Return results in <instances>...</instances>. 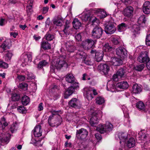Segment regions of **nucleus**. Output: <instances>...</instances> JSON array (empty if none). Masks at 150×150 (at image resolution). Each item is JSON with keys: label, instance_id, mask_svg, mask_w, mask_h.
Instances as JSON below:
<instances>
[{"label": "nucleus", "instance_id": "1", "mask_svg": "<svg viewBox=\"0 0 150 150\" xmlns=\"http://www.w3.org/2000/svg\"><path fill=\"white\" fill-rule=\"evenodd\" d=\"M66 58L65 54L61 55L59 58L57 59L55 65H52L50 67L51 70H54L55 69H60L63 67H66L67 64L64 60Z\"/></svg>", "mask_w": 150, "mask_h": 150}, {"label": "nucleus", "instance_id": "2", "mask_svg": "<svg viewBox=\"0 0 150 150\" xmlns=\"http://www.w3.org/2000/svg\"><path fill=\"white\" fill-rule=\"evenodd\" d=\"M92 115L90 123L92 126L95 127L98 123V120L102 117V112L100 110H97L92 113Z\"/></svg>", "mask_w": 150, "mask_h": 150}, {"label": "nucleus", "instance_id": "3", "mask_svg": "<svg viewBox=\"0 0 150 150\" xmlns=\"http://www.w3.org/2000/svg\"><path fill=\"white\" fill-rule=\"evenodd\" d=\"M62 121V119L60 116L53 114L49 117L48 122L49 124L51 126H55L53 125V124L58 126L60 125Z\"/></svg>", "mask_w": 150, "mask_h": 150}, {"label": "nucleus", "instance_id": "4", "mask_svg": "<svg viewBox=\"0 0 150 150\" xmlns=\"http://www.w3.org/2000/svg\"><path fill=\"white\" fill-rule=\"evenodd\" d=\"M92 91L94 96L98 94V93L95 89L88 87H86L83 89V95L88 100H91L93 98L91 94Z\"/></svg>", "mask_w": 150, "mask_h": 150}, {"label": "nucleus", "instance_id": "5", "mask_svg": "<svg viewBox=\"0 0 150 150\" xmlns=\"http://www.w3.org/2000/svg\"><path fill=\"white\" fill-rule=\"evenodd\" d=\"M113 128L112 125L110 122H107L105 126L99 125L97 128V130L101 134L104 133L107 131H111Z\"/></svg>", "mask_w": 150, "mask_h": 150}, {"label": "nucleus", "instance_id": "6", "mask_svg": "<svg viewBox=\"0 0 150 150\" xmlns=\"http://www.w3.org/2000/svg\"><path fill=\"white\" fill-rule=\"evenodd\" d=\"M79 88V86L78 83L73 84V85L69 87L65 91L64 93V98H67L74 92L75 89H78Z\"/></svg>", "mask_w": 150, "mask_h": 150}, {"label": "nucleus", "instance_id": "7", "mask_svg": "<svg viewBox=\"0 0 150 150\" xmlns=\"http://www.w3.org/2000/svg\"><path fill=\"white\" fill-rule=\"evenodd\" d=\"M103 33V30L100 27H95L91 33V36L95 39H99L102 36Z\"/></svg>", "mask_w": 150, "mask_h": 150}, {"label": "nucleus", "instance_id": "8", "mask_svg": "<svg viewBox=\"0 0 150 150\" xmlns=\"http://www.w3.org/2000/svg\"><path fill=\"white\" fill-rule=\"evenodd\" d=\"M95 43V40L91 39H87L82 42V46L85 50H88L93 47Z\"/></svg>", "mask_w": 150, "mask_h": 150}, {"label": "nucleus", "instance_id": "9", "mask_svg": "<svg viewBox=\"0 0 150 150\" xmlns=\"http://www.w3.org/2000/svg\"><path fill=\"white\" fill-rule=\"evenodd\" d=\"M88 133V131L86 129L81 128L76 130V136L78 139L82 140L86 137Z\"/></svg>", "mask_w": 150, "mask_h": 150}, {"label": "nucleus", "instance_id": "10", "mask_svg": "<svg viewBox=\"0 0 150 150\" xmlns=\"http://www.w3.org/2000/svg\"><path fill=\"white\" fill-rule=\"evenodd\" d=\"M149 59L146 51L142 52L137 58L138 61L141 63H146Z\"/></svg>", "mask_w": 150, "mask_h": 150}, {"label": "nucleus", "instance_id": "11", "mask_svg": "<svg viewBox=\"0 0 150 150\" xmlns=\"http://www.w3.org/2000/svg\"><path fill=\"white\" fill-rule=\"evenodd\" d=\"M116 30V28L114 23H108L105 28V31L108 34H112Z\"/></svg>", "mask_w": 150, "mask_h": 150}, {"label": "nucleus", "instance_id": "12", "mask_svg": "<svg viewBox=\"0 0 150 150\" xmlns=\"http://www.w3.org/2000/svg\"><path fill=\"white\" fill-rule=\"evenodd\" d=\"M116 52L117 55L121 58H124L127 55V50L124 48L119 47L116 50Z\"/></svg>", "mask_w": 150, "mask_h": 150}, {"label": "nucleus", "instance_id": "13", "mask_svg": "<svg viewBox=\"0 0 150 150\" xmlns=\"http://www.w3.org/2000/svg\"><path fill=\"white\" fill-rule=\"evenodd\" d=\"M11 138L10 134L7 133L1 134L0 135V144L1 143H8L9 141Z\"/></svg>", "mask_w": 150, "mask_h": 150}, {"label": "nucleus", "instance_id": "14", "mask_svg": "<svg viewBox=\"0 0 150 150\" xmlns=\"http://www.w3.org/2000/svg\"><path fill=\"white\" fill-rule=\"evenodd\" d=\"M123 64L122 60L120 59L115 57H112L111 60L108 62V64L110 65L119 66Z\"/></svg>", "mask_w": 150, "mask_h": 150}, {"label": "nucleus", "instance_id": "15", "mask_svg": "<svg viewBox=\"0 0 150 150\" xmlns=\"http://www.w3.org/2000/svg\"><path fill=\"white\" fill-rule=\"evenodd\" d=\"M133 11L134 9L132 7L128 6L124 10L123 14L124 16L129 17L132 15Z\"/></svg>", "mask_w": 150, "mask_h": 150}, {"label": "nucleus", "instance_id": "16", "mask_svg": "<svg viewBox=\"0 0 150 150\" xmlns=\"http://www.w3.org/2000/svg\"><path fill=\"white\" fill-rule=\"evenodd\" d=\"M42 131L41 126L40 125L36 126L32 131L35 136L38 137L41 136Z\"/></svg>", "mask_w": 150, "mask_h": 150}, {"label": "nucleus", "instance_id": "17", "mask_svg": "<svg viewBox=\"0 0 150 150\" xmlns=\"http://www.w3.org/2000/svg\"><path fill=\"white\" fill-rule=\"evenodd\" d=\"M98 69L102 71L105 74H107L110 70L109 66L106 64H100L98 66Z\"/></svg>", "mask_w": 150, "mask_h": 150}, {"label": "nucleus", "instance_id": "18", "mask_svg": "<svg viewBox=\"0 0 150 150\" xmlns=\"http://www.w3.org/2000/svg\"><path fill=\"white\" fill-rule=\"evenodd\" d=\"M143 11L146 14L150 13V2L146 1L143 4Z\"/></svg>", "mask_w": 150, "mask_h": 150}, {"label": "nucleus", "instance_id": "19", "mask_svg": "<svg viewBox=\"0 0 150 150\" xmlns=\"http://www.w3.org/2000/svg\"><path fill=\"white\" fill-rule=\"evenodd\" d=\"M142 91V88L140 85L135 84L132 87V92L135 94H138Z\"/></svg>", "mask_w": 150, "mask_h": 150}, {"label": "nucleus", "instance_id": "20", "mask_svg": "<svg viewBox=\"0 0 150 150\" xmlns=\"http://www.w3.org/2000/svg\"><path fill=\"white\" fill-rule=\"evenodd\" d=\"M66 81L68 83L75 84L77 83L75 81V79L71 74H68L66 77Z\"/></svg>", "mask_w": 150, "mask_h": 150}, {"label": "nucleus", "instance_id": "21", "mask_svg": "<svg viewBox=\"0 0 150 150\" xmlns=\"http://www.w3.org/2000/svg\"><path fill=\"white\" fill-rule=\"evenodd\" d=\"M75 57L77 58L82 59V61L86 58V53L83 51H79L75 56Z\"/></svg>", "mask_w": 150, "mask_h": 150}, {"label": "nucleus", "instance_id": "22", "mask_svg": "<svg viewBox=\"0 0 150 150\" xmlns=\"http://www.w3.org/2000/svg\"><path fill=\"white\" fill-rule=\"evenodd\" d=\"M75 57L77 58L82 59V61L86 58V53L83 51H79L75 56Z\"/></svg>", "mask_w": 150, "mask_h": 150}, {"label": "nucleus", "instance_id": "23", "mask_svg": "<svg viewBox=\"0 0 150 150\" xmlns=\"http://www.w3.org/2000/svg\"><path fill=\"white\" fill-rule=\"evenodd\" d=\"M75 57L77 58L82 59V61L86 58V53L83 51H79L75 56Z\"/></svg>", "mask_w": 150, "mask_h": 150}, {"label": "nucleus", "instance_id": "24", "mask_svg": "<svg viewBox=\"0 0 150 150\" xmlns=\"http://www.w3.org/2000/svg\"><path fill=\"white\" fill-rule=\"evenodd\" d=\"M71 44L69 42H67L66 45L67 50L69 52H73L75 50L76 47L73 45V43L71 42Z\"/></svg>", "mask_w": 150, "mask_h": 150}, {"label": "nucleus", "instance_id": "25", "mask_svg": "<svg viewBox=\"0 0 150 150\" xmlns=\"http://www.w3.org/2000/svg\"><path fill=\"white\" fill-rule=\"evenodd\" d=\"M41 47L44 50H50L51 48V45L47 41H42L41 44Z\"/></svg>", "mask_w": 150, "mask_h": 150}, {"label": "nucleus", "instance_id": "26", "mask_svg": "<svg viewBox=\"0 0 150 150\" xmlns=\"http://www.w3.org/2000/svg\"><path fill=\"white\" fill-rule=\"evenodd\" d=\"M136 142L134 139L132 137L129 139L127 142V146L129 148H131L134 147L135 144Z\"/></svg>", "mask_w": 150, "mask_h": 150}, {"label": "nucleus", "instance_id": "27", "mask_svg": "<svg viewBox=\"0 0 150 150\" xmlns=\"http://www.w3.org/2000/svg\"><path fill=\"white\" fill-rule=\"evenodd\" d=\"M69 106L74 108H77L78 104L76 99L75 98H72L69 103Z\"/></svg>", "mask_w": 150, "mask_h": 150}, {"label": "nucleus", "instance_id": "28", "mask_svg": "<svg viewBox=\"0 0 150 150\" xmlns=\"http://www.w3.org/2000/svg\"><path fill=\"white\" fill-rule=\"evenodd\" d=\"M103 51L97 52L95 54L96 61L97 62L100 61L103 59Z\"/></svg>", "mask_w": 150, "mask_h": 150}, {"label": "nucleus", "instance_id": "29", "mask_svg": "<svg viewBox=\"0 0 150 150\" xmlns=\"http://www.w3.org/2000/svg\"><path fill=\"white\" fill-rule=\"evenodd\" d=\"M128 86V84L126 81H122L117 84V86L118 88L122 89H127Z\"/></svg>", "mask_w": 150, "mask_h": 150}, {"label": "nucleus", "instance_id": "30", "mask_svg": "<svg viewBox=\"0 0 150 150\" xmlns=\"http://www.w3.org/2000/svg\"><path fill=\"white\" fill-rule=\"evenodd\" d=\"M73 26L76 29L80 28L81 25V24L80 21L77 19H75L72 22Z\"/></svg>", "mask_w": 150, "mask_h": 150}, {"label": "nucleus", "instance_id": "31", "mask_svg": "<svg viewBox=\"0 0 150 150\" xmlns=\"http://www.w3.org/2000/svg\"><path fill=\"white\" fill-rule=\"evenodd\" d=\"M54 24L57 26H61L62 25V19L60 18H54L53 20Z\"/></svg>", "mask_w": 150, "mask_h": 150}, {"label": "nucleus", "instance_id": "32", "mask_svg": "<svg viewBox=\"0 0 150 150\" xmlns=\"http://www.w3.org/2000/svg\"><path fill=\"white\" fill-rule=\"evenodd\" d=\"M136 107L139 110H144L145 109V106L142 101H139L137 103Z\"/></svg>", "mask_w": 150, "mask_h": 150}, {"label": "nucleus", "instance_id": "33", "mask_svg": "<svg viewBox=\"0 0 150 150\" xmlns=\"http://www.w3.org/2000/svg\"><path fill=\"white\" fill-rule=\"evenodd\" d=\"M30 101L29 98L26 95H24L22 98V103L24 105H27L29 103Z\"/></svg>", "mask_w": 150, "mask_h": 150}, {"label": "nucleus", "instance_id": "34", "mask_svg": "<svg viewBox=\"0 0 150 150\" xmlns=\"http://www.w3.org/2000/svg\"><path fill=\"white\" fill-rule=\"evenodd\" d=\"M127 27V24L122 23L118 25V30L119 32H122L125 30Z\"/></svg>", "mask_w": 150, "mask_h": 150}, {"label": "nucleus", "instance_id": "35", "mask_svg": "<svg viewBox=\"0 0 150 150\" xmlns=\"http://www.w3.org/2000/svg\"><path fill=\"white\" fill-rule=\"evenodd\" d=\"M82 20L83 21H92V19L90 17L89 13H84L81 16Z\"/></svg>", "mask_w": 150, "mask_h": 150}, {"label": "nucleus", "instance_id": "36", "mask_svg": "<svg viewBox=\"0 0 150 150\" xmlns=\"http://www.w3.org/2000/svg\"><path fill=\"white\" fill-rule=\"evenodd\" d=\"M118 137L120 140V144L122 142H125V139L127 138V136L126 134L123 133H120L118 135Z\"/></svg>", "mask_w": 150, "mask_h": 150}, {"label": "nucleus", "instance_id": "37", "mask_svg": "<svg viewBox=\"0 0 150 150\" xmlns=\"http://www.w3.org/2000/svg\"><path fill=\"white\" fill-rule=\"evenodd\" d=\"M146 19L144 15L141 16L139 18L138 20V24L140 25L143 24H145L146 22Z\"/></svg>", "mask_w": 150, "mask_h": 150}, {"label": "nucleus", "instance_id": "38", "mask_svg": "<svg viewBox=\"0 0 150 150\" xmlns=\"http://www.w3.org/2000/svg\"><path fill=\"white\" fill-rule=\"evenodd\" d=\"M111 40L113 44L117 45L120 42V39L118 37L114 36L112 38Z\"/></svg>", "mask_w": 150, "mask_h": 150}, {"label": "nucleus", "instance_id": "39", "mask_svg": "<svg viewBox=\"0 0 150 150\" xmlns=\"http://www.w3.org/2000/svg\"><path fill=\"white\" fill-rule=\"evenodd\" d=\"M112 49V47L108 43L105 44L103 47V50L105 52H110Z\"/></svg>", "mask_w": 150, "mask_h": 150}, {"label": "nucleus", "instance_id": "40", "mask_svg": "<svg viewBox=\"0 0 150 150\" xmlns=\"http://www.w3.org/2000/svg\"><path fill=\"white\" fill-rule=\"evenodd\" d=\"M44 38L47 41H50L53 40L54 38V36L53 35L51 34L47 33L45 35Z\"/></svg>", "mask_w": 150, "mask_h": 150}, {"label": "nucleus", "instance_id": "41", "mask_svg": "<svg viewBox=\"0 0 150 150\" xmlns=\"http://www.w3.org/2000/svg\"><path fill=\"white\" fill-rule=\"evenodd\" d=\"M48 64V62L45 60H43L39 62L38 66V67L39 68H41L44 67L47 65Z\"/></svg>", "mask_w": 150, "mask_h": 150}, {"label": "nucleus", "instance_id": "42", "mask_svg": "<svg viewBox=\"0 0 150 150\" xmlns=\"http://www.w3.org/2000/svg\"><path fill=\"white\" fill-rule=\"evenodd\" d=\"M25 58L24 61L25 62H30L32 60V55L31 54H26L24 56Z\"/></svg>", "mask_w": 150, "mask_h": 150}, {"label": "nucleus", "instance_id": "43", "mask_svg": "<svg viewBox=\"0 0 150 150\" xmlns=\"http://www.w3.org/2000/svg\"><path fill=\"white\" fill-rule=\"evenodd\" d=\"M0 47L4 51L8 49H9L10 48V47L9 46L8 43L5 41L3 42V43L1 45Z\"/></svg>", "mask_w": 150, "mask_h": 150}, {"label": "nucleus", "instance_id": "44", "mask_svg": "<svg viewBox=\"0 0 150 150\" xmlns=\"http://www.w3.org/2000/svg\"><path fill=\"white\" fill-rule=\"evenodd\" d=\"M18 128L17 124L16 123H13L11 125L10 128V130L12 133H13L17 130Z\"/></svg>", "mask_w": 150, "mask_h": 150}, {"label": "nucleus", "instance_id": "45", "mask_svg": "<svg viewBox=\"0 0 150 150\" xmlns=\"http://www.w3.org/2000/svg\"><path fill=\"white\" fill-rule=\"evenodd\" d=\"M140 30V28L139 25L136 24L133 25L132 27V31L134 33V34L137 33Z\"/></svg>", "mask_w": 150, "mask_h": 150}, {"label": "nucleus", "instance_id": "46", "mask_svg": "<svg viewBox=\"0 0 150 150\" xmlns=\"http://www.w3.org/2000/svg\"><path fill=\"white\" fill-rule=\"evenodd\" d=\"M104 102V99L101 97H97L96 99V103L97 104L101 105Z\"/></svg>", "mask_w": 150, "mask_h": 150}, {"label": "nucleus", "instance_id": "47", "mask_svg": "<svg viewBox=\"0 0 150 150\" xmlns=\"http://www.w3.org/2000/svg\"><path fill=\"white\" fill-rule=\"evenodd\" d=\"M125 70L123 68H121L119 69L116 73V74L118 75V76L121 78L124 75L125 73Z\"/></svg>", "mask_w": 150, "mask_h": 150}, {"label": "nucleus", "instance_id": "48", "mask_svg": "<svg viewBox=\"0 0 150 150\" xmlns=\"http://www.w3.org/2000/svg\"><path fill=\"white\" fill-rule=\"evenodd\" d=\"M20 96L19 94L16 93L12 94L11 99L13 101H17L20 99Z\"/></svg>", "mask_w": 150, "mask_h": 150}, {"label": "nucleus", "instance_id": "49", "mask_svg": "<svg viewBox=\"0 0 150 150\" xmlns=\"http://www.w3.org/2000/svg\"><path fill=\"white\" fill-rule=\"evenodd\" d=\"M18 111L21 113H25L26 112V110L25 108L23 106H20L17 108Z\"/></svg>", "mask_w": 150, "mask_h": 150}, {"label": "nucleus", "instance_id": "50", "mask_svg": "<svg viewBox=\"0 0 150 150\" xmlns=\"http://www.w3.org/2000/svg\"><path fill=\"white\" fill-rule=\"evenodd\" d=\"M26 74L27 76V79L28 80H31L35 78V76L31 73L28 71L26 72Z\"/></svg>", "mask_w": 150, "mask_h": 150}, {"label": "nucleus", "instance_id": "51", "mask_svg": "<svg viewBox=\"0 0 150 150\" xmlns=\"http://www.w3.org/2000/svg\"><path fill=\"white\" fill-rule=\"evenodd\" d=\"M28 85L26 83H20L19 85V88L24 90H26L27 89Z\"/></svg>", "mask_w": 150, "mask_h": 150}, {"label": "nucleus", "instance_id": "52", "mask_svg": "<svg viewBox=\"0 0 150 150\" xmlns=\"http://www.w3.org/2000/svg\"><path fill=\"white\" fill-rule=\"evenodd\" d=\"M144 67V64H142L139 65H137L135 67V69L136 70L141 71H142Z\"/></svg>", "mask_w": 150, "mask_h": 150}, {"label": "nucleus", "instance_id": "53", "mask_svg": "<svg viewBox=\"0 0 150 150\" xmlns=\"http://www.w3.org/2000/svg\"><path fill=\"white\" fill-rule=\"evenodd\" d=\"M33 5L32 3L30 2V3L29 4V5L27 7L26 11L28 13H30L32 12L33 11L32 8Z\"/></svg>", "mask_w": 150, "mask_h": 150}, {"label": "nucleus", "instance_id": "54", "mask_svg": "<svg viewBox=\"0 0 150 150\" xmlns=\"http://www.w3.org/2000/svg\"><path fill=\"white\" fill-rule=\"evenodd\" d=\"M17 79L20 82H21L25 80V77L23 75L17 74Z\"/></svg>", "mask_w": 150, "mask_h": 150}, {"label": "nucleus", "instance_id": "55", "mask_svg": "<svg viewBox=\"0 0 150 150\" xmlns=\"http://www.w3.org/2000/svg\"><path fill=\"white\" fill-rule=\"evenodd\" d=\"M12 55V53L11 52H9V51H8L7 53L6 54V59L7 61H8V60H10Z\"/></svg>", "mask_w": 150, "mask_h": 150}, {"label": "nucleus", "instance_id": "56", "mask_svg": "<svg viewBox=\"0 0 150 150\" xmlns=\"http://www.w3.org/2000/svg\"><path fill=\"white\" fill-rule=\"evenodd\" d=\"M146 44L148 46H150V34L146 35Z\"/></svg>", "mask_w": 150, "mask_h": 150}, {"label": "nucleus", "instance_id": "57", "mask_svg": "<svg viewBox=\"0 0 150 150\" xmlns=\"http://www.w3.org/2000/svg\"><path fill=\"white\" fill-rule=\"evenodd\" d=\"M0 67L4 68H7L8 67V65L7 64L3 62H0Z\"/></svg>", "mask_w": 150, "mask_h": 150}, {"label": "nucleus", "instance_id": "58", "mask_svg": "<svg viewBox=\"0 0 150 150\" xmlns=\"http://www.w3.org/2000/svg\"><path fill=\"white\" fill-rule=\"evenodd\" d=\"M120 78V76H118V75L116 73L113 75L112 79L113 81H117Z\"/></svg>", "mask_w": 150, "mask_h": 150}, {"label": "nucleus", "instance_id": "59", "mask_svg": "<svg viewBox=\"0 0 150 150\" xmlns=\"http://www.w3.org/2000/svg\"><path fill=\"white\" fill-rule=\"evenodd\" d=\"M99 13L100 14L99 15L100 16L101 18H105L107 16V14L106 12L104 11H101L100 13L99 12Z\"/></svg>", "mask_w": 150, "mask_h": 150}, {"label": "nucleus", "instance_id": "60", "mask_svg": "<svg viewBox=\"0 0 150 150\" xmlns=\"http://www.w3.org/2000/svg\"><path fill=\"white\" fill-rule=\"evenodd\" d=\"M75 38L76 40L78 41H80L81 40V36L80 33H78L75 36Z\"/></svg>", "mask_w": 150, "mask_h": 150}, {"label": "nucleus", "instance_id": "61", "mask_svg": "<svg viewBox=\"0 0 150 150\" xmlns=\"http://www.w3.org/2000/svg\"><path fill=\"white\" fill-rule=\"evenodd\" d=\"M69 27V26L68 25H65L64 26V28L63 30V32L66 34H67L68 33Z\"/></svg>", "mask_w": 150, "mask_h": 150}, {"label": "nucleus", "instance_id": "62", "mask_svg": "<svg viewBox=\"0 0 150 150\" xmlns=\"http://www.w3.org/2000/svg\"><path fill=\"white\" fill-rule=\"evenodd\" d=\"M84 63L87 65H91L92 64V63L89 60L86 59H84L82 61Z\"/></svg>", "mask_w": 150, "mask_h": 150}, {"label": "nucleus", "instance_id": "63", "mask_svg": "<svg viewBox=\"0 0 150 150\" xmlns=\"http://www.w3.org/2000/svg\"><path fill=\"white\" fill-rule=\"evenodd\" d=\"M43 109V104L42 103H40L38 107V110L39 111H41Z\"/></svg>", "mask_w": 150, "mask_h": 150}, {"label": "nucleus", "instance_id": "64", "mask_svg": "<svg viewBox=\"0 0 150 150\" xmlns=\"http://www.w3.org/2000/svg\"><path fill=\"white\" fill-rule=\"evenodd\" d=\"M50 23L49 18H48L45 22V26L46 28H48Z\"/></svg>", "mask_w": 150, "mask_h": 150}]
</instances>
